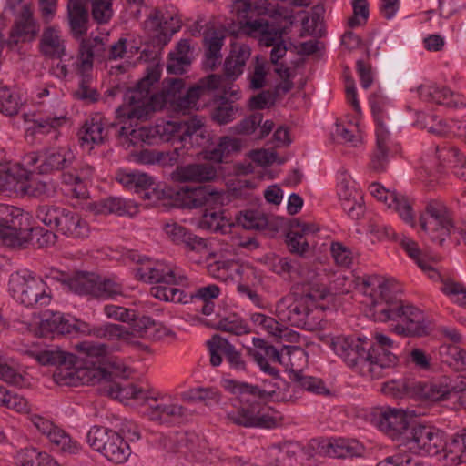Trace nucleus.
Masks as SVG:
<instances>
[{"label":"nucleus","mask_w":466,"mask_h":466,"mask_svg":"<svg viewBox=\"0 0 466 466\" xmlns=\"http://www.w3.org/2000/svg\"><path fill=\"white\" fill-rule=\"evenodd\" d=\"M445 457L453 464L466 462V427L445 445Z\"/></svg>","instance_id":"5fc2aeb1"},{"label":"nucleus","mask_w":466,"mask_h":466,"mask_svg":"<svg viewBox=\"0 0 466 466\" xmlns=\"http://www.w3.org/2000/svg\"><path fill=\"white\" fill-rule=\"evenodd\" d=\"M72 287L79 294H88L97 299H110L122 293V287L115 280L92 277L76 279Z\"/></svg>","instance_id":"393cba45"},{"label":"nucleus","mask_w":466,"mask_h":466,"mask_svg":"<svg viewBox=\"0 0 466 466\" xmlns=\"http://www.w3.org/2000/svg\"><path fill=\"white\" fill-rule=\"evenodd\" d=\"M440 289L453 303L466 308V287L463 283L455 280L451 277L444 278L441 279Z\"/></svg>","instance_id":"bf43d9fd"},{"label":"nucleus","mask_w":466,"mask_h":466,"mask_svg":"<svg viewBox=\"0 0 466 466\" xmlns=\"http://www.w3.org/2000/svg\"><path fill=\"white\" fill-rule=\"evenodd\" d=\"M240 149V139L225 136L219 138L216 147L206 152L205 158L216 163H221L231 155L239 152Z\"/></svg>","instance_id":"a18cd8bd"},{"label":"nucleus","mask_w":466,"mask_h":466,"mask_svg":"<svg viewBox=\"0 0 466 466\" xmlns=\"http://www.w3.org/2000/svg\"><path fill=\"white\" fill-rule=\"evenodd\" d=\"M265 226V218L257 211L246 210L241 212L237 218V225L232 224L233 237L232 241L237 246H247L248 242L242 241L237 238L241 228L258 229Z\"/></svg>","instance_id":"c03bdc74"},{"label":"nucleus","mask_w":466,"mask_h":466,"mask_svg":"<svg viewBox=\"0 0 466 466\" xmlns=\"http://www.w3.org/2000/svg\"><path fill=\"white\" fill-rule=\"evenodd\" d=\"M75 158L76 156L71 147L68 145H63L46 148L41 153H30L25 157V162L40 174H49L69 167Z\"/></svg>","instance_id":"dca6fc26"},{"label":"nucleus","mask_w":466,"mask_h":466,"mask_svg":"<svg viewBox=\"0 0 466 466\" xmlns=\"http://www.w3.org/2000/svg\"><path fill=\"white\" fill-rule=\"evenodd\" d=\"M104 50L103 39L99 36H90L81 41L77 59L66 55L55 57L58 61L50 68V73L57 78L65 79L71 73L82 76L87 74L93 67L94 55Z\"/></svg>","instance_id":"9d476101"},{"label":"nucleus","mask_w":466,"mask_h":466,"mask_svg":"<svg viewBox=\"0 0 466 466\" xmlns=\"http://www.w3.org/2000/svg\"><path fill=\"white\" fill-rule=\"evenodd\" d=\"M226 31L222 27L208 26L204 32V46L206 47V66L213 69L221 58V48L224 45Z\"/></svg>","instance_id":"58836bf2"},{"label":"nucleus","mask_w":466,"mask_h":466,"mask_svg":"<svg viewBox=\"0 0 466 466\" xmlns=\"http://www.w3.org/2000/svg\"><path fill=\"white\" fill-rule=\"evenodd\" d=\"M62 96L61 89L54 85L46 84L37 88L36 98L42 109L40 116L33 120L28 131L35 135L54 134L57 138L60 129L70 125L67 106Z\"/></svg>","instance_id":"0eeeda50"},{"label":"nucleus","mask_w":466,"mask_h":466,"mask_svg":"<svg viewBox=\"0 0 466 466\" xmlns=\"http://www.w3.org/2000/svg\"><path fill=\"white\" fill-rule=\"evenodd\" d=\"M108 393L121 402L132 401L134 405L143 408L144 414L150 420L160 424L169 423L186 414V409L173 394L150 386L113 383Z\"/></svg>","instance_id":"7ed1b4c3"},{"label":"nucleus","mask_w":466,"mask_h":466,"mask_svg":"<svg viewBox=\"0 0 466 466\" xmlns=\"http://www.w3.org/2000/svg\"><path fill=\"white\" fill-rule=\"evenodd\" d=\"M130 322H132L131 329H127L120 325V327L129 334L127 336V339H116V341H120L127 345L134 344L137 338H143L147 336V333L151 331L155 326V322L151 318L147 316L137 318L135 311L134 319H131Z\"/></svg>","instance_id":"603ef678"},{"label":"nucleus","mask_w":466,"mask_h":466,"mask_svg":"<svg viewBox=\"0 0 466 466\" xmlns=\"http://www.w3.org/2000/svg\"><path fill=\"white\" fill-rule=\"evenodd\" d=\"M25 176H15L11 172H0V191L6 195H21L25 191Z\"/></svg>","instance_id":"69168bd1"},{"label":"nucleus","mask_w":466,"mask_h":466,"mask_svg":"<svg viewBox=\"0 0 466 466\" xmlns=\"http://www.w3.org/2000/svg\"><path fill=\"white\" fill-rule=\"evenodd\" d=\"M199 226L209 231H221L224 234L233 235L232 224L224 218L220 210L207 209L199 221Z\"/></svg>","instance_id":"6e6d98bb"},{"label":"nucleus","mask_w":466,"mask_h":466,"mask_svg":"<svg viewBox=\"0 0 466 466\" xmlns=\"http://www.w3.org/2000/svg\"><path fill=\"white\" fill-rule=\"evenodd\" d=\"M249 319L255 328L267 332L272 337L281 339L289 333V329L282 324L279 323L274 318L263 313H252Z\"/></svg>","instance_id":"3c124183"},{"label":"nucleus","mask_w":466,"mask_h":466,"mask_svg":"<svg viewBox=\"0 0 466 466\" xmlns=\"http://www.w3.org/2000/svg\"><path fill=\"white\" fill-rule=\"evenodd\" d=\"M217 176L218 172L213 165L199 163L177 167L172 174V178L180 183H203L214 180Z\"/></svg>","instance_id":"473e14b6"},{"label":"nucleus","mask_w":466,"mask_h":466,"mask_svg":"<svg viewBox=\"0 0 466 466\" xmlns=\"http://www.w3.org/2000/svg\"><path fill=\"white\" fill-rule=\"evenodd\" d=\"M70 334L79 333L85 336H92L98 339H106L109 341L114 339H127V331L119 324L106 323L102 326H91L80 319H71Z\"/></svg>","instance_id":"7c9ffc66"},{"label":"nucleus","mask_w":466,"mask_h":466,"mask_svg":"<svg viewBox=\"0 0 466 466\" xmlns=\"http://www.w3.org/2000/svg\"><path fill=\"white\" fill-rule=\"evenodd\" d=\"M38 32L37 25L33 18L32 5L25 4L15 17L11 29L7 45L13 46L20 42L32 41Z\"/></svg>","instance_id":"bb28decb"},{"label":"nucleus","mask_w":466,"mask_h":466,"mask_svg":"<svg viewBox=\"0 0 466 466\" xmlns=\"http://www.w3.org/2000/svg\"><path fill=\"white\" fill-rule=\"evenodd\" d=\"M170 198L173 205L181 208H198L208 205L221 203V194L206 186H182L172 191Z\"/></svg>","instance_id":"f3484780"},{"label":"nucleus","mask_w":466,"mask_h":466,"mask_svg":"<svg viewBox=\"0 0 466 466\" xmlns=\"http://www.w3.org/2000/svg\"><path fill=\"white\" fill-rule=\"evenodd\" d=\"M164 231L173 242L185 244L187 251H196L200 254L208 252L204 238L191 234L184 227L176 222L167 223L164 226Z\"/></svg>","instance_id":"e433bc0d"},{"label":"nucleus","mask_w":466,"mask_h":466,"mask_svg":"<svg viewBox=\"0 0 466 466\" xmlns=\"http://www.w3.org/2000/svg\"><path fill=\"white\" fill-rule=\"evenodd\" d=\"M97 212L102 214H116L118 216H132L137 208L128 201L120 198H108L98 204Z\"/></svg>","instance_id":"13d9d810"},{"label":"nucleus","mask_w":466,"mask_h":466,"mask_svg":"<svg viewBox=\"0 0 466 466\" xmlns=\"http://www.w3.org/2000/svg\"><path fill=\"white\" fill-rule=\"evenodd\" d=\"M440 354L450 367L466 372V350L454 344H444L440 348Z\"/></svg>","instance_id":"4d7b16f0"},{"label":"nucleus","mask_w":466,"mask_h":466,"mask_svg":"<svg viewBox=\"0 0 466 466\" xmlns=\"http://www.w3.org/2000/svg\"><path fill=\"white\" fill-rule=\"evenodd\" d=\"M46 438L56 450L63 453L78 454L82 450V445L76 440H74L68 433L56 425L54 427V430L48 433Z\"/></svg>","instance_id":"49530a36"},{"label":"nucleus","mask_w":466,"mask_h":466,"mask_svg":"<svg viewBox=\"0 0 466 466\" xmlns=\"http://www.w3.org/2000/svg\"><path fill=\"white\" fill-rule=\"evenodd\" d=\"M25 188L23 196L28 195L35 198H48L55 195V187L52 183L45 182L25 176Z\"/></svg>","instance_id":"338daca9"},{"label":"nucleus","mask_w":466,"mask_h":466,"mask_svg":"<svg viewBox=\"0 0 466 466\" xmlns=\"http://www.w3.org/2000/svg\"><path fill=\"white\" fill-rule=\"evenodd\" d=\"M76 350L91 360V366L89 368L94 369H96V365L100 364L103 359L108 354L107 345L92 341L80 342L76 345Z\"/></svg>","instance_id":"052dcab7"},{"label":"nucleus","mask_w":466,"mask_h":466,"mask_svg":"<svg viewBox=\"0 0 466 466\" xmlns=\"http://www.w3.org/2000/svg\"><path fill=\"white\" fill-rule=\"evenodd\" d=\"M239 396L240 398L234 400L232 407L227 410L226 419L232 424L252 428L258 402L244 398V395Z\"/></svg>","instance_id":"c9c22d12"},{"label":"nucleus","mask_w":466,"mask_h":466,"mask_svg":"<svg viewBox=\"0 0 466 466\" xmlns=\"http://www.w3.org/2000/svg\"><path fill=\"white\" fill-rule=\"evenodd\" d=\"M179 133V140L181 142H186L189 139L190 144L193 145V139L195 137L196 143H198V137L201 139L206 138L207 130L204 118L194 116L187 121L180 122Z\"/></svg>","instance_id":"8fccbe9b"},{"label":"nucleus","mask_w":466,"mask_h":466,"mask_svg":"<svg viewBox=\"0 0 466 466\" xmlns=\"http://www.w3.org/2000/svg\"><path fill=\"white\" fill-rule=\"evenodd\" d=\"M13 327L23 333L28 332L35 337H47L55 335H69L71 319L58 311L45 310L34 313L31 320L15 319Z\"/></svg>","instance_id":"9b49d317"},{"label":"nucleus","mask_w":466,"mask_h":466,"mask_svg":"<svg viewBox=\"0 0 466 466\" xmlns=\"http://www.w3.org/2000/svg\"><path fill=\"white\" fill-rule=\"evenodd\" d=\"M7 290L17 303L26 308L46 307L53 299V292L47 282L26 269L10 275Z\"/></svg>","instance_id":"6e6552de"},{"label":"nucleus","mask_w":466,"mask_h":466,"mask_svg":"<svg viewBox=\"0 0 466 466\" xmlns=\"http://www.w3.org/2000/svg\"><path fill=\"white\" fill-rule=\"evenodd\" d=\"M418 94L420 99L425 102L435 103L450 107L466 106V99L463 96L453 93L447 87L420 86L418 88Z\"/></svg>","instance_id":"72a5a7b5"},{"label":"nucleus","mask_w":466,"mask_h":466,"mask_svg":"<svg viewBox=\"0 0 466 466\" xmlns=\"http://www.w3.org/2000/svg\"><path fill=\"white\" fill-rule=\"evenodd\" d=\"M56 232L71 238H85L89 235V225L82 216L75 211L64 208Z\"/></svg>","instance_id":"f704fd0d"},{"label":"nucleus","mask_w":466,"mask_h":466,"mask_svg":"<svg viewBox=\"0 0 466 466\" xmlns=\"http://www.w3.org/2000/svg\"><path fill=\"white\" fill-rule=\"evenodd\" d=\"M145 27L159 42L167 44L181 28V20L174 12L154 10L145 21Z\"/></svg>","instance_id":"4be33fe9"},{"label":"nucleus","mask_w":466,"mask_h":466,"mask_svg":"<svg viewBox=\"0 0 466 466\" xmlns=\"http://www.w3.org/2000/svg\"><path fill=\"white\" fill-rule=\"evenodd\" d=\"M86 442L94 451L112 463H124L131 454L124 437L106 427L93 426L86 433Z\"/></svg>","instance_id":"1a4fd4ad"},{"label":"nucleus","mask_w":466,"mask_h":466,"mask_svg":"<svg viewBox=\"0 0 466 466\" xmlns=\"http://www.w3.org/2000/svg\"><path fill=\"white\" fill-rule=\"evenodd\" d=\"M191 63L190 44L187 39H181L175 50L169 54L167 71L171 74H182L184 67Z\"/></svg>","instance_id":"09e8293b"},{"label":"nucleus","mask_w":466,"mask_h":466,"mask_svg":"<svg viewBox=\"0 0 466 466\" xmlns=\"http://www.w3.org/2000/svg\"><path fill=\"white\" fill-rule=\"evenodd\" d=\"M64 208L55 205H40L35 211L36 218L46 227L56 229Z\"/></svg>","instance_id":"774afa93"},{"label":"nucleus","mask_w":466,"mask_h":466,"mask_svg":"<svg viewBox=\"0 0 466 466\" xmlns=\"http://www.w3.org/2000/svg\"><path fill=\"white\" fill-rule=\"evenodd\" d=\"M57 366L54 378L60 385L94 384L99 379L100 370L98 369L89 368V366L83 367L73 354L72 359L66 360Z\"/></svg>","instance_id":"6ab92c4d"},{"label":"nucleus","mask_w":466,"mask_h":466,"mask_svg":"<svg viewBox=\"0 0 466 466\" xmlns=\"http://www.w3.org/2000/svg\"><path fill=\"white\" fill-rule=\"evenodd\" d=\"M30 216L22 208L0 204V239L9 247H25L32 243L37 248L53 244L56 234L42 227H30Z\"/></svg>","instance_id":"39448f33"},{"label":"nucleus","mask_w":466,"mask_h":466,"mask_svg":"<svg viewBox=\"0 0 466 466\" xmlns=\"http://www.w3.org/2000/svg\"><path fill=\"white\" fill-rule=\"evenodd\" d=\"M373 424L393 440L402 442L404 435L410 431L409 420L403 410L382 407L376 409Z\"/></svg>","instance_id":"aec40b11"},{"label":"nucleus","mask_w":466,"mask_h":466,"mask_svg":"<svg viewBox=\"0 0 466 466\" xmlns=\"http://www.w3.org/2000/svg\"><path fill=\"white\" fill-rule=\"evenodd\" d=\"M329 295L324 286L313 287L309 291L294 297L286 296L276 305V313L281 321L292 326L314 330L320 327L324 307L320 301Z\"/></svg>","instance_id":"423d86ee"},{"label":"nucleus","mask_w":466,"mask_h":466,"mask_svg":"<svg viewBox=\"0 0 466 466\" xmlns=\"http://www.w3.org/2000/svg\"><path fill=\"white\" fill-rule=\"evenodd\" d=\"M351 284L356 294L363 295L368 309L366 315L374 321H398L393 331L401 336L426 334L424 313L400 299L402 288L394 279L380 276L352 275Z\"/></svg>","instance_id":"f03ea898"},{"label":"nucleus","mask_w":466,"mask_h":466,"mask_svg":"<svg viewBox=\"0 0 466 466\" xmlns=\"http://www.w3.org/2000/svg\"><path fill=\"white\" fill-rule=\"evenodd\" d=\"M376 342L367 337L351 341V370L361 376L379 379L384 370L397 366L399 358L391 351L394 341L388 336L376 333Z\"/></svg>","instance_id":"20e7f679"},{"label":"nucleus","mask_w":466,"mask_h":466,"mask_svg":"<svg viewBox=\"0 0 466 466\" xmlns=\"http://www.w3.org/2000/svg\"><path fill=\"white\" fill-rule=\"evenodd\" d=\"M160 76L158 66H149L146 76L126 93L124 105L116 110L117 117L143 119L167 106L179 111L192 108L206 91L218 88L223 80L221 76L209 75L184 94V81L176 78L170 80L161 92H156Z\"/></svg>","instance_id":"f257e3e1"},{"label":"nucleus","mask_w":466,"mask_h":466,"mask_svg":"<svg viewBox=\"0 0 466 466\" xmlns=\"http://www.w3.org/2000/svg\"><path fill=\"white\" fill-rule=\"evenodd\" d=\"M174 286L175 285L168 284H158L153 286L150 289V295L163 301L175 303L187 302V294L182 289Z\"/></svg>","instance_id":"680f3d73"},{"label":"nucleus","mask_w":466,"mask_h":466,"mask_svg":"<svg viewBox=\"0 0 466 466\" xmlns=\"http://www.w3.org/2000/svg\"><path fill=\"white\" fill-rule=\"evenodd\" d=\"M376 146L370 162V168L376 173L386 171L389 158L400 150V144L393 141L390 133L381 120H376Z\"/></svg>","instance_id":"412c9836"},{"label":"nucleus","mask_w":466,"mask_h":466,"mask_svg":"<svg viewBox=\"0 0 466 466\" xmlns=\"http://www.w3.org/2000/svg\"><path fill=\"white\" fill-rule=\"evenodd\" d=\"M279 374L276 379L272 377L271 380H264L260 387L231 379L223 380L221 384L225 390L235 395H249L258 399H272L277 395V390L279 389Z\"/></svg>","instance_id":"a878e982"},{"label":"nucleus","mask_w":466,"mask_h":466,"mask_svg":"<svg viewBox=\"0 0 466 466\" xmlns=\"http://www.w3.org/2000/svg\"><path fill=\"white\" fill-rule=\"evenodd\" d=\"M252 342L254 348L248 349V355L252 357L253 360L263 372L276 379L279 375V370L276 364H285L282 353L263 339L253 338Z\"/></svg>","instance_id":"5701e85b"},{"label":"nucleus","mask_w":466,"mask_h":466,"mask_svg":"<svg viewBox=\"0 0 466 466\" xmlns=\"http://www.w3.org/2000/svg\"><path fill=\"white\" fill-rule=\"evenodd\" d=\"M449 163L452 164L454 175L466 182V159L460 150L454 147H444L440 152Z\"/></svg>","instance_id":"0e129e2a"},{"label":"nucleus","mask_w":466,"mask_h":466,"mask_svg":"<svg viewBox=\"0 0 466 466\" xmlns=\"http://www.w3.org/2000/svg\"><path fill=\"white\" fill-rule=\"evenodd\" d=\"M233 9L240 23L252 15H261L268 10L265 5V0H235Z\"/></svg>","instance_id":"e2e57ef3"},{"label":"nucleus","mask_w":466,"mask_h":466,"mask_svg":"<svg viewBox=\"0 0 466 466\" xmlns=\"http://www.w3.org/2000/svg\"><path fill=\"white\" fill-rule=\"evenodd\" d=\"M252 428L275 429L284 423V417L279 410L258 402Z\"/></svg>","instance_id":"de8ad7c7"},{"label":"nucleus","mask_w":466,"mask_h":466,"mask_svg":"<svg viewBox=\"0 0 466 466\" xmlns=\"http://www.w3.org/2000/svg\"><path fill=\"white\" fill-rule=\"evenodd\" d=\"M93 175V167L85 164L78 168L64 171L61 174V182L74 198H86L88 197L87 185Z\"/></svg>","instance_id":"c85d7f7f"},{"label":"nucleus","mask_w":466,"mask_h":466,"mask_svg":"<svg viewBox=\"0 0 466 466\" xmlns=\"http://www.w3.org/2000/svg\"><path fill=\"white\" fill-rule=\"evenodd\" d=\"M370 195L378 201L395 210L408 224L414 226V215L410 203L401 195L386 189L381 184L373 182L370 185Z\"/></svg>","instance_id":"b1692460"},{"label":"nucleus","mask_w":466,"mask_h":466,"mask_svg":"<svg viewBox=\"0 0 466 466\" xmlns=\"http://www.w3.org/2000/svg\"><path fill=\"white\" fill-rule=\"evenodd\" d=\"M38 49L46 58L61 57V56L66 55V39L58 25L44 27L39 39Z\"/></svg>","instance_id":"2f4dec72"},{"label":"nucleus","mask_w":466,"mask_h":466,"mask_svg":"<svg viewBox=\"0 0 466 466\" xmlns=\"http://www.w3.org/2000/svg\"><path fill=\"white\" fill-rule=\"evenodd\" d=\"M420 227L433 242L442 245L453 228L444 203L436 199L430 200L420 216Z\"/></svg>","instance_id":"f8f14e48"},{"label":"nucleus","mask_w":466,"mask_h":466,"mask_svg":"<svg viewBox=\"0 0 466 466\" xmlns=\"http://www.w3.org/2000/svg\"><path fill=\"white\" fill-rule=\"evenodd\" d=\"M405 450L413 454L436 455L443 449L442 434L436 429L426 425H417L410 429L400 442Z\"/></svg>","instance_id":"2eb2a0df"},{"label":"nucleus","mask_w":466,"mask_h":466,"mask_svg":"<svg viewBox=\"0 0 466 466\" xmlns=\"http://www.w3.org/2000/svg\"><path fill=\"white\" fill-rule=\"evenodd\" d=\"M167 441L168 443L165 442L164 444L167 451L181 453L191 463L214 462L215 458L220 460V457L209 450L205 440L196 436L188 438L180 435L176 436L175 439L169 437Z\"/></svg>","instance_id":"a211bd4d"},{"label":"nucleus","mask_w":466,"mask_h":466,"mask_svg":"<svg viewBox=\"0 0 466 466\" xmlns=\"http://www.w3.org/2000/svg\"><path fill=\"white\" fill-rule=\"evenodd\" d=\"M115 179L125 188L137 193L147 190L154 185L152 177L137 170L118 169L116 172Z\"/></svg>","instance_id":"a19ab883"},{"label":"nucleus","mask_w":466,"mask_h":466,"mask_svg":"<svg viewBox=\"0 0 466 466\" xmlns=\"http://www.w3.org/2000/svg\"><path fill=\"white\" fill-rule=\"evenodd\" d=\"M136 277L146 283L188 285V278L182 268L162 260L143 259L136 268Z\"/></svg>","instance_id":"4468645a"},{"label":"nucleus","mask_w":466,"mask_h":466,"mask_svg":"<svg viewBox=\"0 0 466 466\" xmlns=\"http://www.w3.org/2000/svg\"><path fill=\"white\" fill-rule=\"evenodd\" d=\"M68 18L71 31L75 36H80L86 32L88 15L86 0H69L67 4Z\"/></svg>","instance_id":"37998d69"},{"label":"nucleus","mask_w":466,"mask_h":466,"mask_svg":"<svg viewBox=\"0 0 466 466\" xmlns=\"http://www.w3.org/2000/svg\"><path fill=\"white\" fill-rule=\"evenodd\" d=\"M408 389L412 397L429 401L444 400L451 394V381L445 377L431 382L414 380L408 384Z\"/></svg>","instance_id":"cd10ccee"},{"label":"nucleus","mask_w":466,"mask_h":466,"mask_svg":"<svg viewBox=\"0 0 466 466\" xmlns=\"http://www.w3.org/2000/svg\"><path fill=\"white\" fill-rule=\"evenodd\" d=\"M106 130L100 116H96L86 121L79 131L80 145L86 150H91L95 146L104 143L106 137Z\"/></svg>","instance_id":"ea45409f"},{"label":"nucleus","mask_w":466,"mask_h":466,"mask_svg":"<svg viewBox=\"0 0 466 466\" xmlns=\"http://www.w3.org/2000/svg\"><path fill=\"white\" fill-rule=\"evenodd\" d=\"M250 48L248 45L235 43L224 62V76L230 80H236L244 72L247 61L250 57Z\"/></svg>","instance_id":"4c0bfd02"},{"label":"nucleus","mask_w":466,"mask_h":466,"mask_svg":"<svg viewBox=\"0 0 466 466\" xmlns=\"http://www.w3.org/2000/svg\"><path fill=\"white\" fill-rule=\"evenodd\" d=\"M93 175V167L85 164L78 168L64 171L61 174V182L74 198H86L88 197L87 185Z\"/></svg>","instance_id":"c756f323"},{"label":"nucleus","mask_w":466,"mask_h":466,"mask_svg":"<svg viewBox=\"0 0 466 466\" xmlns=\"http://www.w3.org/2000/svg\"><path fill=\"white\" fill-rule=\"evenodd\" d=\"M182 400L187 402H203L206 405L218 404L221 400L219 390L213 387H197L182 393Z\"/></svg>","instance_id":"864d4df0"},{"label":"nucleus","mask_w":466,"mask_h":466,"mask_svg":"<svg viewBox=\"0 0 466 466\" xmlns=\"http://www.w3.org/2000/svg\"><path fill=\"white\" fill-rule=\"evenodd\" d=\"M179 121H161L154 126L139 127L134 129L122 127L119 136L127 140V147L139 142L153 146L179 138Z\"/></svg>","instance_id":"ddd939ff"},{"label":"nucleus","mask_w":466,"mask_h":466,"mask_svg":"<svg viewBox=\"0 0 466 466\" xmlns=\"http://www.w3.org/2000/svg\"><path fill=\"white\" fill-rule=\"evenodd\" d=\"M248 268L234 260H218L208 266L210 276L225 282H238L241 279V275Z\"/></svg>","instance_id":"79ce46f5"}]
</instances>
